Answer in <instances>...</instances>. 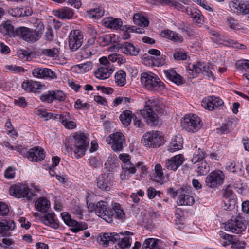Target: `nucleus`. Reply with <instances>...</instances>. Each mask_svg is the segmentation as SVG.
Returning a JSON list of instances; mask_svg holds the SVG:
<instances>
[{"mask_svg": "<svg viewBox=\"0 0 249 249\" xmlns=\"http://www.w3.org/2000/svg\"><path fill=\"white\" fill-rule=\"evenodd\" d=\"M141 81L143 87L149 90H162L164 89V83L153 73H142Z\"/></svg>", "mask_w": 249, "mask_h": 249, "instance_id": "20e7f679", "label": "nucleus"}, {"mask_svg": "<svg viewBox=\"0 0 249 249\" xmlns=\"http://www.w3.org/2000/svg\"><path fill=\"white\" fill-rule=\"evenodd\" d=\"M74 12L73 10L68 7L61 8L55 12V16L62 19H70L73 16Z\"/></svg>", "mask_w": 249, "mask_h": 249, "instance_id": "cd10ccee", "label": "nucleus"}, {"mask_svg": "<svg viewBox=\"0 0 249 249\" xmlns=\"http://www.w3.org/2000/svg\"><path fill=\"white\" fill-rule=\"evenodd\" d=\"M53 95L54 100L62 102L66 99V95L62 90H53Z\"/></svg>", "mask_w": 249, "mask_h": 249, "instance_id": "6e6d98bb", "label": "nucleus"}, {"mask_svg": "<svg viewBox=\"0 0 249 249\" xmlns=\"http://www.w3.org/2000/svg\"><path fill=\"white\" fill-rule=\"evenodd\" d=\"M97 184V186L103 190L108 191L110 190L111 185L110 179L108 176L105 174L102 175L98 178Z\"/></svg>", "mask_w": 249, "mask_h": 249, "instance_id": "bb28decb", "label": "nucleus"}, {"mask_svg": "<svg viewBox=\"0 0 249 249\" xmlns=\"http://www.w3.org/2000/svg\"><path fill=\"white\" fill-rule=\"evenodd\" d=\"M224 178L225 176L222 171H213L206 178V184L209 188H215L223 183Z\"/></svg>", "mask_w": 249, "mask_h": 249, "instance_id": "1a4fd4ad", "label": "nucleus"}, {"mask_svg": "<svg viewBox=\"0 0 249 249\" xmlns=\"http://www.w3.org/2000/svg\"><path fill=\"white\" fill-rule=\"evenodd\" d=\"M184 161L183 156L178 154L168 159L165 162V166L168 170L176 171Z\"/></svg>", "mask_w": 249, "mask_h": 249, "instance_id": "a211bd4d", "label": "nucleus"}, {"mask_svg": "<svg viewBox=\"0 0 249 249\" xmlns=\"http://www.w3.org/2000/svg\"><path fill=\"white\" fill-rule=\"evenodd\" d=\"M225 229L226 231L239 234L245 231L246 226L238 220H231L225 225Z\"/></svg>", "mask_w": 249, "mask_h": 249, "instance_id": "6ab92c4d", "label": "nucleus"}, {"mask_svg": "<svg viewBox=\"0 0 249 249\" xmlns=\"http://www.w3.org/2000/svg\"><path fill=\"white\" fill-rule=\"evenodd\" d=\"M178 28L182 32L186 33L188 36H191L193 34V31L190 28V25L183 22H180L177 23Z\"/></svg>", "mask_w": 249, "mask_h": 249, "instance_id": "de8ad7c7", "label": "nucleus"}, {"mask_svg": "<svg viewBox=\"0 0 249 249\" xmlns=\"http://www.w3.org/2000/svg\"><path fill=\"white\" fill-rule=\"evenodd\" d=\"M175 59L177 60H183L187 58L186 54L181 51H176L173 55Z\"/></svg>", "mask_w": 249, "mask_h": 249, "instance_id": "69168bd1", "label": "nucleus"}, {"mask_svg": "<svg viewBox=\"0 0 249 249\" xmlns=\"http://www.w3.org/2000/svg\"><path fill=\"white\" fill-rule=\"evenodd\" d=\"M133 21L135 24L141 26L147 27L149 23L148 20L146 18L139 14L134 15Z\"/></svg>", "mask_w": 249, "mask_h": 249, "instance_id": "79ce46f5", "label": "nucleus"}, {"mask_svg": "<svg viewBox=\"0 0 249 249\" xmlns=\"http://www.w3.org/2000/svg\"><path fill=\"white\" fill-rule=\"evenodd\" d=\"M229 6L234 12L243 14L249 13V1L243 3L239 1H232L229 3Z\"/></svg>", "mask_w": 249, "mask_h": 249, "instance_id": "aec40b11", "label": "nucleus"}, {"mask_svg": "<svg viewBox=\"0 0 249 249\" xmlns=\"http://www.w3.org/2000/svg\"><path fill=\"white\" fill-rule=\"evenodd\" d=\"M35 206L37 211L45 212L49 208L50 202L46 198L41 197L36 201Z\"/></svg>", "mask_w": 249, "mask_h": 249, "instance_id": "72a5a7b5", "label": "nucleus"}, {"mask_svg": "<svg viewBox=\"0 0 249 249\" xmlns=\"http://www.w3.org/2000/svg\"><path fill=\"white\" fill-rule=\"evenodd\" d=\"M82 72H85L91 70L93 67V64L91 62H86V63L78 64L76 65Z\"/></svg>", "mask_w": 249, "mask_h": 249, "instance_id": "5fc2aeb1", "label": "nucleus"}, {"mask_svg": "<svg viewBox=\"0 0 249 249\" xmlns=\"http://www.w3.org/2000/svg\"><path fill=\"white\" fill-rule=\"evenodd\" d=\"M0 32L4 35H8L10 36H15L16 29L15 30L10 21H7L3 23L0 28Z\"/></svg>", "mask_w": 249, "mask_h": 249, "instance_id": "c85d7f7f", "label": "nucleus"}, {"mask_svg": "<svg viewBox=\"0 0 249 249\" xmlns=\"http://www.w3.org/2000/svg\"><path fill=\"white\" fill-rule=\"evenodd\" d=\"M104 10L101 8L93 9L88 12L90 18H99L104 15Z\"/></svg>", "mask_w": 249, "mask_h": 249, "instance_id": "8fccbe9b", "label": "nucleus"}, {"mask_svg": "<svg viewBox=\"0 0 249 249\" xmlns=\"http://www.w3.org/2000/svg\"><path fill=\"white\" fill-rule=\"evenodd\" d=\"M5 68L7 70L13 73H20L24 72V69L22 67L16 65H7L5 66Z\"/></svg>", "mask_w": 249, "mask_h": 249, "instance_id": "13d9d810", "label": "nucleus"}, {"mask_svg": "<svg viewBox=\"0 0 249 249\" xmlns=\"http://www.w3.org/2000/svg\"><path fill=\"white\" fill-rule=\"evenodd\" d=\"M157 4H165L170 6H175L179 10L184 11L186 8L181 4L175 1L174 0H155Z\"/></svg>", "mask_w": 249, "mask_h": 249, "instance_id": "c9c22d12", "label": "nucleus"}, {"mask_svg": "<svg viewBox=\"0 0 249 249\" xmlns=\"http://www.w3.org/2000/svg\"><path fill=\"white\" fill-rule=\"evenodd\" d=\"M15 229V223L12 220H2L0 221V237L10 236L7 235L6 231H12Z\"/></svg>", "mask_w": 249, "mask_h": 249, "instance_id": "5701e85b", "label": "nucleus"}, {"mask_svg": "<svg viewBox=\"0 0 249 249\" xmlns=\"http://www.w3.org/2000/svg\"><path fill=\"white\" fill-rule=\"evenodd\" d=\"M155 172L156 175V177L155 178H156L153 179L154 181H155L160 184H162L164 182V178L163 177V173L161 165L159 164H157L155 166Z\"/></svg>", "mask_w": 249, "mask_h": 249, "instance_id": "37998d69", "label": "nucleus"}, {"mask_svg": "<svg viewBox=\"0 0 249 249\" xmlns=\"http://www.w3.org/2000/svg\"><path fill=\"white\" fill-rule=\"evenodd\" d=\"M107 27L114 29H121L124 30V27L123 26V22L120 18H108L105 22Z\"/></svg>", "mask_w": 249, "mask_h": 249, "instance_id": "2f4dec72", "label": "nucleus"}, {"mask_svg": "<svg viewBox=\"0 0 249 249\" xmlns=\"http://www.w3.org/2000/svg\"><path fill=\"white\" fill-rule=\"evenodd\" d=\"M195 202L194 197L190 195L186 194L178 195L177 199V204L178 205H192Z\"/></svg>", "mask_w": 249, "mask_h": 249, "instance_id": "7c9ffc66", "label": "nucleus"}, {"mask_svg": "<svg viewBox=\"0 0 249 249\" xmlns=\"http://www.w3.org/2000/svg\"><path fill=\"white\" fill-rule=\"evenodd\" d=\"M43 78L54 79L56 78V75L55 72L52 70L48 68H45Z\"/></svg>", "mask_w": 249, "mask_h": 249, "instance_id": "bf43d9fd", "label": "nucleus"}, {"mask_svg": "<svg viewBox=\"0 0 249 249\" xmlns=\"http://www.w3.org/2000/svg\"><path fill=\"white\" fill-rule=\"evenodd\" d=\"M224 204L225 210L231 211L234 207L235 200L234 199H225Z\"/></svg>", "mask_w": 249, "mask_h": 249, "instance_id": "680f3d73", "label": "nucleus"}, {"mask_svg": "<svg viewBox=\"0 0 249 249\" xmlns=\"http://www.w3.org/2000/svg\"><path fill=\"white\" fill-rule=\"evenodd\" d=\"M113 209L115 212V216L117 219L123 220L125 218V213L118 203L113 205Z\"/></svg>", "mask_w": 249, "mask_h": 249, "instance_id": "3c124183", "label": "nucleus"}, {"mask_svg": "<svg viewBox=\"0 0 249 249\" xmlns=\"http://www.w3.org/2000/svg\"><path fill=\"white\" fill-rule=\"evenodd\" d=\"M112 40L111 36L108 34L100 35L97 39L98 43L103 46L108 45Z\"/></svg>", "mask_w": 249, "mask_h": 249, "instance_id": "09e8293b", "label": "nucleus"}, {"mask_svg": "<svg viewBox=\"0 0 249 249\" xmlns=\"http://www.w3.org/2000/svg\"><path fill=\"white\" fill-rule=\"evenodd\" d=\"M89 104L87 102H83L80 99H77L74 104V107L76 109L85 110L88 109L89 107Z\"/></svg>", "mask_w": 249, "mask_h": 249, "instance_id": "4d7b16f0", "label": "nucleus"}, {"mask_svg": "<svg viewBox=\"0 0 249 249\" xmlns=\"http://www.w3.org/2000/svg\"><path fill=\"white\" fill-rule=\"evenodd\" d=\"M183 140L181 138L176 136L170 142L168 150L170 152H174L182 148Z\"/></svg>", "mask_w": 249, "mask_h": 249, "instance_id": "c756f323", "label": "nucleus"}, {"mask_svg": "<svg viewBox=\"0 0 249 249\" xmlns=\"http://www.w3.org/2000/svg\"><path fill=\"white\" fill-rule=\"evenodd\" d=\"M69 46L72 51L78 50L83 42V36L79 30H74L71 32L69 36Z\"/></svg>", "mask_w": 249, "mask_h": 249, "instance_id": "4468645a", "label": "nucleus"}, {"mask_svg": "<svg viewBox=\"0 0 249 249\" xmlns=\"http://www.w3.org/2000/svg\"><path fill=\"white\" fill-rule=\"evenodd\" d=\"M59 119L61 123L68 129H72L76 127V124L71 120V117L69 113L65 112L60 115H56L54 117Z\"/></svg>", "mask_w": 249, "mask_h": 249, "instance_id": "412c9836", "label": "nucleus"}, {"mask_svg": "<svg viewBox=\"0 0 249 249\" xmlns=\"http://www.w3.org/2000/svg\"><path fill=\"white\" fill-rule=\"evenodd\" d=\"M31 22L33 23L34 29L33 30L38 34L39 37L40 38L44 31V26L40 19L36 18L31 19Z\"/></svg>", "mask_w": 249, "mask_h": 249, "instance_id": "f704fd0d", "label": "nucleus"}, {"mask_svg": "<svg viewBox=\"0 0 249 249\" xmlns=\"http://www.w3.org/2000/svg\"><path fill=\"white\" fill-rule=\"evenodd\" d=\"M155 105V102H151L140 111L142 116L150 125H155L159 123V117L154 111L156 109Z\"/></svg>", "mask_w": 249, "mask_h": 249, "instance_id": "6e6552de", "label": "nucleus"}, {"mask_svg": "<svg viewBox=\"0 0 249 249\" xmlns=\"http://www.w3.org/2000/svg\"><path fill=\"white\" fill-rule=\"evenodd\" d=\"M89 163L90 165L94 167H97L102 165L100 159L96 157H91L89 159Z\"/></svg>", "mask_w": 249, "mask_h": 249, "instance_id": "774afa93", "label": "nucleus"}, {"mask_svg": "<svg viewBox=\"0 0 249 249\" xmlns=\"http://www.w3.org/2000/svg\"><path fill=\"white\" fill-rule=\"evenodd\" d=\"M185 12L192 18L195 23L197 24H202L203 22V17L199 10L187 7L185 9Z\"/></svg>", "mask_w": 249, "mask_h": 249, "instance_id": "393cba45", "label": "nucleus"}, {"mask_svg": "<svg viewBox=\"0 0 249 249\" xmlns=\"http://www.w3.org/2000/svg\"><path fill=\"white\" fill-rule=\"evenodd\" d=\"M70 226L72 227L71 231L74 233H76L80 231L85 230L88 228L87 225L85 223L78 222L74 220L71 223Z\"/></svg>", "mask_w": 249, "mask_h": 249, "instance_id": "a18cd8bd", "label": "nucleus"}, {"mask_svg": "<svg viewBox=\"0 0 249 249\" xmlns=\"http://www.w3.org/2000/svg\"><path fill=\"white\" fill-rule=\"evenodd\" d=\"M16 33L17 36L28 42H35L40 38L38 34L26 27L17 28Z\"/></svg>", "mask_w": 249, "mask_h": 249, "instance_id": "f8f14e48", "label": "nucleus"}, {"mask_svg": "<svg viewBox=\"0 0 249 249\" xmlns=\"http://www.w3.org/2000/svg\"><path fill=\"white\" fill-rule=\"evenodd\" d=\"M213 66L208 63L197 62L196 64H189L186 68L188 76L189 78L196 77L197 74L201 72L208 79H214L212 70Z\"/></svg>", "mask_w": 249, "mask_h": 249, "instance_id": "7ed1b4c3", "label": "nucleus"}, {"mask_svg": "<svg viewBox=\"0 0 249 249\" xmlns=\"http://www.w3.org/2000/svg\"><path fill=\"white\" fill-rule=\"evenodd\" d=\"M161 243L160 240L154 238L146 239L142 245L143 249H158Z\"/></svg>", "mask_w": 249, "mask_h": 249, "instance_id": "473e14b6", "label": "nucleus"}, {"mask_svg": "<svg viewBox=\"0 0 249 249\" xmlns=\"http://www.w3.org/2000/svg\"><path fill=\"white\" fill-rule=\"evenodd\" d=\"M109 50L114 52L120 50L123 53L131 56H137L140 51L139 48L135 47L132 43L128 42L117 43L110 47Z\"/></svg>", "mask_w": 249, "mask_h": 249, "instance_id": "9d476101", "label": "nucleus"}, {"mask_svg": "<svg viewBox=\"0 0 249 249\" xmlns=\"http://www.w3.org/2000/svg\"><path fill=\"white\" fill-rule=\"evenodd\" d=\"M120 235H123V234L121 232L119 234L115 232L101 233L97 237V241L105 246L117 242L115 245L116 249H129L131 245L129 237L121 238Z\"/></svg>", "mask_w": 249, "mask_h": 249, "instance_id": "f257e3e1", "label": "nucleus"}, {"mask_svg": "<svg viewBox=\"0 0 249 249\" xmlns=\"http://www.w3.org/2000/svg\"><path fill=\"white\" fill-rule=\"evenodd\" d=\"M161 35L174 42L182 43L183 41V38L179 34L171 30H166L162 31Z\"/></svg>", "mask_w": 249, "mask_h": 249, "instance_id": "a878e982", "label": "nucleus"}, {"mask_svg": "<svg viewBox=\"0 0 249 249\" xmlns=\"http://www.w3.org/2000/svg\"><path fill=\"white\" fill-rule=\"evenodd\" d=\"M22 8L16 7L9 10V13L12 16L15 17H22Z\"/></svg>", "mask_w": 249, "mask_h": 249, "instance_id": "052dcab7", "label": "nucleus"}, {"mask_svg": "<svg viewBox=\"0 0 249 249\" xmlns=\"http://www.w3.org/2000/svg\"><path fill=\"white\" fill-rule=\"evenodd\" d=\"M54 217L55 214L53 213H45L42 217L41 220L44 224L53 229H57L58 228L59 225Z\"/></svg>", "mask_w": 249, "mask_h": 249, "instance_id": "b1692460", "label": "nucleus"}, {"mask_svg": "<svg viewBox=\"0 0 249 249\" xmlns=\"http://www.w3.org/2000/svg\"><path fill=\"white\" fill-rule=\"evenodd\" d=\"M27 157L30 161L38 162L44 159L45 154L43 149L39 147H35L29 150Z\"/></svg>", "mask_w": 249, "mask_h": 249, "instance_id": "dca6fc26", "label": "nucleus"}, {"mask_svg": "<svg viewBox=\"0 0 249 249\" xmlns=\"http://www.w3.org/2000/svg\"><path fill=\"white\" fill-rule=\"evenodd\" d=\"M95 213L99 216L103 218L108 223L113 221L111 212L108 209V205L106 202L100 201L96 204Z\"/></svg>", "mask_w": 249, "mask_h": 249, "instance_id": "ddd939ff", "label": "nucleus"}, {"mask_svg": "<svg viewBox=\"0 0 249 249\" xmlns=\"http://www.w3.org/2000/svg\"><path fill=\"white\" fill-rule=\"evenodd\" d=\"M148 53L150 55H153L151 57V59L153 61L155 65L159 66L161 65L162 62L160 61V52L159 50L154 49H150Z\"/></svg>", "mask_w": 249, "mask_h": 249, "instance_id": "c03bdc74", "label": "nucleus"}, {"mask_svg": "<svg viewBox=\"0 0 249 249\" xmlns=\"http://www.w3.org/2000/svg\"><path fill=\"white\" fill-rule=\"evenodd\" d=\"M41 53L43 55L50 57H56L59 55V51L55 48L42 49Z\"/></svg>", "mask_w": 249, "mask_h": 249, "instance_id": "603ef678", "label": "nucleus"}, {"mask_svg": "<svg viewBox=\"0 0 249 249\" xmlns=\"http://www.w3.org/2000/svg\"><path fill=\"white\" fill-rule=\"evenodd\" d=\"M115 83L119 86H124L126 84V73L122 70L118 71L115 75Z\"/></svg>", "mask_w": 249, "mask_h": 249, "instance_id": "e433bc0d", "label": "nucleus"}, {"mask_svg": "<svg viewBox=\"0 0 249 249\" xmlns=\"http://www.w3.org/2000/svg\"><path fill=\"white\" fill-rule=\"evenodd\" d=\"M133 118V115L132 112L129 110H125L120 115V120L124 125H128L130 124L132 119Z\"/></svg>", "mask_w": 249, "mask_h": 249, "instance_id": "a19ab883", "label": "nucleus"}, {"mask_svg": "<svg viewBox=\"0 0 249 249\" xmlns=\"http://www.w3.org/2000/svg\"><path fill=\"white\" fill-rule=\"evenodd\" d=\"M232 125V122H228L223 125L221 126L219 128V131L222 133L227 134L230 132L231 129V126Z\"/></svg>", "mask_w": 249, "mask_h": 249, "instance_id": "338daca9", "label": "nucleus"}, {"mask_svg": "<svg viewBox=\"0 0 249 249\" xmlns=\"http://www.w3.org/2000/svg\"><path fill=\"white\" fill-rule=\"evenodd\" d=\"M223 101L214 96L209 97L202 102V106L209 110H213L223 104Z\"/></svg>", "mask_w": 249, "mask_h": 249, "instance_id": "2eb2a0df", "label": "nucleus"}, {"mask_svg": "<svg viewBox=\"0 0 249 249\" xmlns=\"http://www.w3.org/2000/svg\"><path fill=\"white\" fill-rule=\"evenodd\" d=\"M181 126L188 132H195L202 127L199 117L196 114H189L184 116L181 121Z\"/></svg>", "mask_w": 249, "mask_h": 249, "instance_id": "39448f33", "label": "nucleus"}, {"mask_svg": "<svg viewBox=\"0 0 249 249\" xmlns=\"http://www.w3.org/2000/svg\"><path fill=\"white\" fill-rule=\"evenodd\" d=\"M53 90L48 91L40 96V100L43 102L51 103L54 101L53 98Z\"/></svg>", "mask_w": 249, "mask_h": 249, "instance_id": "864d4df0", "label": "nucleus"}, {"mask_svg": "<svg viewBox=\"0 0 249 249\" xmlns=\"http://www.w3.org/2000/svg\"><path fill=\"white\" fill-rule=\"evenodd\" d=\"M206 156L205 152L200 148H198L196 150L193 154V158L191 159V161L193 163H197L201 161L204 160V159Z\"/></svg>", "mask_w": 249, "mask_h": 249, "instance_id": "4c0bfd02", "label": "nucleus"}, {"mask_svg": "<svg viewBox=\"0 0 249 249\" xmlns=\"http://www.w3.org/2000/svg\"><path fill=\"white\" fill-rule=\"evenodd\" d=\"M73 143L66 145L67 151L73 152L74 157L79 159L85 154L89 145V140L84 133L76 132L73 135Z\"/></svg>", "mask_w": 249, "mask_h": 249, "instance_id": "f03ea898", "label": "nucleus"}, {"mask_svg": "<svg viewBox=\"0 0 249 249\" xmlns=\"http://www.w3.org/2000/svg\"><path fill=\"white\" fill-rule=\"evenodd\" d=\"M164 73L169 80L174 82L176 84H179L181 83V76L177 74L175 71L173 70H167L164 71Z\"/></svg>", "mask_w": 249, "mask_h": 249, "instance_id": "ea45409f", "label": "nucleus"}, {"mask_svg": "<svg viewBox=\"0 0 249 249\" xmlns=\"http://www.w3.org/2000/svg\"><path fill=\"white\" fill-rule=\"evenodd\" d=\"M108 144H111V148L115 152H120L125 144L124 136L121 132H116L111 134L107 139Z\"/></svg>", "mask_w": 249, "mask_h": 249, "instance_id": "9b49d317", "label": "nucleus"}, {"mask_svg": "<svg viewBox=\"0 0 249 249\" xmlns=\"http://www.w3.org/2000/svg\"><path fill=\"white\" fill-rule=\"evenodd\" d=\"M195 164L197 167L196 172L200 175H204L209 172L210 170L209 166L205 161H201Z\"/></svg>", "mask_w": 249, "mask_h": 249, "instance_id": "58836bf2", "label": "nucleus"}, {"mask_svg": "<svg viewBox=\"0 0 249 249\" xmlns=\"http://www.w3.org/2000/svg\"><path fill=\"white\" fill-rule=\"evenodd\" d=\"M163 138L161 133L157 131H151L144 134L142 138V143L147 147L160 146L163 143Z\"/></svg>", "mask_w": 249, "mask_h": 249, "instance_id": "423d86ee", "label": "nucleus"}, {"mask_svg": "<svg viewBox=\"0 0 249 249\" xmlns=\"http://www.w3.org/2000/svg\"><path fill=\"white\" fill-rule=\"evenodd\" d=\"M231 188V186L228 185L222 189V196L225 199H234L235 195Z\"/></svg>", "mask_w": 249, "mask_h": 249, "instance_id": "49530a36", "label": "nucleus"}, {"mask_svg": "<svg viewBox=\"0 0 249 249\" xmlns=\"http://www.w3.org/2000/svg\"><path fill=\"white\" fill-rule=\"evenodd\" d=\"M44 87V85L41 84L40 82L32 80L23 82L22 84V89L29 92H40Z\"/></svg>", "mask_w": 249, "mask_h": 249, "instance_id": "f3484780", "label": "nucleus"}, {"mask_svg": "<svg viewBox=\"0 0 249 249\" xmlns=\"http://www.w3.org/2000/svg\"><path fill=\"white\" fill-rule=\"evenodd\" d=\"M245 247V242L244 241H232L231 248L232 249H243Z\"/></svg>", "mask_w": 249, "mask_h": 249, "instance_id": "0e129e2a", "label": "nucleus"}, {"mask_svg": "<svg viewBox=\"0 0 249 249\" xmlns=\"http://www.w3.org/2000/svg\"><path fill=\"white\" fill-rule=\"evenodd\" d=\"M45 68H37L34 69L32 74L34 77L38 78H43Z\"/></svg>", "mask_w": 249, "mask_h": 249, "instance_id": "e2e57ef3", "label": "nucleus"}, {"mask_svg": "<svg viewBox=\"0 0 249 249\" xmlns=\"http://www.w3.org/2000/svg\"><path fill=\"white\" fill-rule=\"evenodd\" d=\"M114 70L113 66H101L94 72V74L97 78L104 80L109 78Z\"/></svg>", "mask_w": 249, "mask_h": 249, "instance_id": "4be33fe9", "label": "nucleus"}, {"mask_svg": "<svg viewBox=\"0 0 249 249\" xmlns=\"http://www.w3.org/2000/svg\"><path fill=\"white\" fill-rule=\"evenodd\" d=\"M10 194L18 198H25L27 200L31 199L34 196L31 189L25 185L18 183L11 186L9 189Z\"/></svg>", "mask_w": 249, "mask_h": 249, "instance_id": "0eeeda50", "label": "nucleus"}]
</instances>
